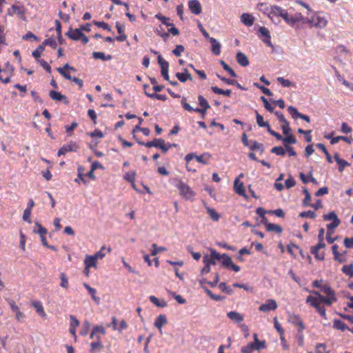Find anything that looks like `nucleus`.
Returning <instances> with one entry per match:
<instances>
[{
  "mask_svg": "<svg viewBox=\"0 0 353 353\" xmlns=\"http://www.w3.org/2000/svg\"><path fill=\"white\" fill-rule=\"evenodd\" d=\"M221 65H222L223 68L227 71L232 77H236V74L235 72L223 61H220Z\"/></svg>",
  "mask_w": 353,
  "mask_h": 353,
  "instance_id": "obj_48",
  "label": "nucleus"
},
{
  "mask_svg": "<svg viewBox=\"0 0 353 353\" xmlns=\"http://www.w3.org/2000/svg\"><path fill=\"white\" fill-rule=\"evenodd\" d=\"M60 286L64 289H68L69 288V282L65 273L63 272L60 274Z\"/></svg>",
  "mask_w": 353,
  "mask_h": 353,
  "instance_id": "obj_45",
  "label": "nucleus"
},
{
  "mask_svg": "<svg viewBox=\"0 0 353 353\" xmlns=\"http://www.w3.org/2000/svg\"><path fill=\"white\" fill-rule=\"evenodd\" d=\"M227 316L235 323H240L243 321V316L236 311L228 312Z\"/></svg>",
  "mask_w": 353,
  "mask_h": 353,
  "instance_id": "obj_18",
  "label": "nucleus"
},
{
  "mask_svg": "<svg viewBox=\"0 0 353 353\" xmlns=\"http://www.w3.org/2000/svg\"><path fill=\"white\" fill-rule=\"evenodd\" d=\"M264 224L268 231H274L277 233H281L282 232V228L279 225L270 223L267 221L264 222Z\"/></svg>",
  "mask_w": 353,
  "mask_h": 353,
  "instance_id": "obj_28",
  "label": "nucleus"
},
{
  "mask_svg": "<svg viewBox=\"0 0 353 353\" xmlns=\"http://www.w3.org/2000/svg\"><path fill=\"white\" fill-rule=\"evenodd\" d=\"M241 21L246 26H252L254 22V17L248 13H243L241 16Z\"/></svg>",
  "mask_w": 353,
  "mask_h": 353,
  "instance_id": "obj_14",
  "label": "nucleus"
},
{
  "mask_svg": "<svg viewBox=\"0 0 353 353\" xmlns=\"http://www.w3.org/2000/svg\"><path fill=\"white\" fill-rule=\"evenodd\" d=\"M66 35H68L70 39L74 41L80 40L81 37L83 36V33L80 29L76 28V29H70L67 33Z\"/></svg>",
  "mask_w": 353,
  "mask_h": 353,
  "instance_id": "obj_17",
  "label": "nucleus"
},
{
  "mask_svg": "<svg viewBox=\"0 0 353 353\" xmlns=\"http://www.w3.org/2000/svg\"><path fill=\"white\" fill-rule=\"evenodd\" d=\"M281 127L283 133L285 135H288L289 134H290L291 128L290 127V123L288 121H285L281 123Z\"/></svg>",
  "mask_w": 353,
  "mask_h": 353,
  "instance_id": "obj_49",
  "label": "nucleus"
},
{
  "mask_svg": "<svg viewBox=\"0 0 353 353\" xmlns=\"http://www.w3.org/2000/svg\"><path fill=\"white\" fill-rule=\"evenodd\" d=\"M33 232L39 234V236H41L46 234L47 230L38 222H35V227L33 229Z\"/></svg>",
  "mask_w": 353,
  "mask_h": 353,
  "instance_id": "obj_34",
  "label": "nucleus"
},
{
  "mask_svg": "<svg viewBox=\"0 0 353 353\" xmlns=\"http://www.w3.org/2000/svg\"><path fill=\"white\" fill-rule=\"evenodd\" d=\"M271 152L276 155L284 156L285 154V150L281 146H276L272 148Z\"/></svg>",
  "mask_w": 353,
  "mask_h": 353,
  "instance_id": "obj_53",
  "label": "nucleus"
},
{
  "mask_svg": "<svg viewBox=\"0 0 353 353\" xmlns=\"http://www.w3.org/2000/svg\"><path fill=\"white\" fill-rule=\"evenodd\" d=\"M92 57L96 59H101L103 61H109L112 59L111 55H105V54L102 52H94L92 53Z\"/></svg>",
  "mask_w": 353,
  "mask_h": 353,
  "instance_id": "obj_32",
  "label": "nucleus"
},
{
  "mask_svg": "<svg viewBox=\"0 0 353 353\" xmlns=\"http://www.w3.org/2000/svg\"><path fill=\"white\" fill-rule=\"evenodd\" d=\"M316 214L312 210L305 211L302 212L299 214V216L302 218H310V219H314L316 217Z\"/></svg>",
  "mask_w": 353,
  "mask_h": 353,
  "instance_id": "obj_55",
  "label": "nucleus"
},
{
  "mask_svg": "<svg viewBox=\"0 0 353 353\" xmlns=\"http://www.w3.org/2000/svg\"><path fill=\"white\" fill-rule=\"evenodd\" d=\"M325 221H332V222H341L334 212H330L323 216Z\"/></svg>",
  "mask_w": 353,
  "mask_h": 353,
  "instance_id": "obj_39",
  "label": "nucleus"
},
{
  "mask_svg": "<svg viewBox=\"0 0 353 353\" xmlns=\"http://www.w3.org/2000/svg\"><path fill=\"white\" fill-rule=\"evenodd\" d=\"M139 144L145 145L147 148H159L163 152H166L171 148V144H166L165 141L162 139H154L153 141L147 143L139 142Z\"/></svg>",
  "mask_w": 353,
  "mask_h": 353,
  "instance_id": "obj_4",
  "label": "nucleus"
},
{
  "mask_svg": "<svg viewBox=\"0 0 353 353\" xmlns=\"http://www.w3.org/2000/svg\"><path fill=\"white\" fill-rule=\"evenodd\" d=\"M152 247L153 248V250H152L151 252V254L152 256L157 255L159 252L166 250V248L165 247H157L156 243H153L152 245Z\"/></svg>",
  "mask_w": 353,
  "mask_h": 353,
  "instance_id": "obj_60",
  "label": "nucleus"
},
{
  "mask_svg": "<svg viewBox=\"0 0 353 353\" xmlns=\"http://www.w3.org/2000/svg\"><path fill=\"white\" fill-rule=\"evenodd\" d=\"M209 40L212 45V48H211L212 52L215 55H219L221 53V48L220 43L216 39H214L213 37H211Z\"/></svg>",
  "mask_w": 353,
  "mask_h": 353,
  "instance_id": "obj_16",
  "label": "nucleus"
},
{
  "mask_svg": "<svg viewBox=\"0 0 353 353\" xmlns=\"http://www.w3.org/2000/svg\"><path fill=\"white\" fill-rule=\"evenodd\" d=\"M84 264L85 270H89L91 268H97V261L92 256V255H86L84 259Z\"/></svg>",
  "mask_w": 353,
  "mask_h": 353,
  "instance_id": "obj_20",
  "label": "nucleus"
},
{
  "mask_svg": "<svg viewBox=\"0 0 353 353\" xmlns=\"http://www.w3.org/2000/svg\"><path fill=\"white\" fill-rule=\"evenodd\" d=\"M84 288L88 290V293L91 295L92 299L93 301L99 304L100 303V298L96 296L97 291L94 288H91L88 283H83Z\"/></svg>",
  "mask_w": 353,
  "mask_h": 353,
  "instance_id": "obj_23",
  "label": "nucleus"
},
{
  "mask_svg": "<svg viewBox=\"0 0 353 353\" xmlns=\"http://www.w3.org/2000/svg\"><path fill=\"white\" fill-rule=\"evenodd\" d=\"M106 331L104 327L101 325H95L93 327L92 332L90 334V339L97 338V336H101L105 334Z\"/></svg>",
  "mask_w": 353,
  "mask_h": 353,
  "instance_id": "obj_15",
  "label": "nucleus"
},
{
  "mask_svg": "<svg viewBox=\"0 0 353 353\" xmlns=\"http://www.w3.org/2000/svg\"><path fill=\"white\" fill-rule=\"evenodd\" d=\"M277 308V303L274 299H268L265 303L262 304L259 307V310L263 312H268L270 311H274Z\"/></svg>",
  "mask_w": 353,
  "mask_h": 353,
  "instance_id": "obj_6",
  "label": "nucleus"
},
{
  "mask_svg": "<svg viewBox=\"0 0 353 353\" xmlns=\"http://www.w3.org/2000/svg\"><path fill=\"white\" fill-rule=\"evenodd\" d=\"M207 211L212 219L215 221H219L220 215L216 212L214 209L207 208Z\"/></svg>",
  "mask_w": 353,
  "mask_h": 353,
  "instance_id": "obj_50",
  "label": "nucleus"
},
{
  "mask_svg": "<svg viewBox=\"0 0 353 353\" xmlns=\"http://www.w3.org/2000/svg\"><path fill=\"white\" fill-rule=\"evenodd\" d=\"M106 249L105 246L103 245L101 248L100 250L94 254L92 255L93 258L97 261V260H101L103 259L105 256V253L104 252V250Z\"/></svg>",
  "mask_w": 353,
  "mask_h": 353,
  "instance_id": "obj_40",
  "label": "nucleus"
},
{
  "mask_svg": "<svg viewBox=\"0 0 353 353\" xmlns=\"http://www.w3.org/2000/svg\"><path fill=\"white\" fill-rule=\"evenodd\" d=\"M284 143V145H288V144H294L296 143V138L291 134H289L288 135H286V137L283 138L282 141Z\"/></svg>",
  "mask_w": 353,
  "mask_h": 353,
  "instance_id": "obj_41",
  "label": "nucleus"
},
{
  "mask_svg": "<svg viewBox=\"0 0 353 353\" xmlns=\"http://www.w3.org/2000/svg\"><path fill=\"white\" fill-rule=\"evenodd\" d=\"M274 6H271L270 8H268L265 3H258L257 5V7H258V9L263 12L264 14H266L268 15V17L272 19L273 17H275V15H273L272 14H270V11H271V9L274 7Z\"/></svg>",
  "mask_w": 353,
  "mask_h": 353,
  "instance_id": "obj_27",
  "label": "nucleus"
},
{
  "mask_svg": "<svg viewBox=\"0 0 353 353\" xmlns=\"http://www.w3.org/2000/svg\"><path fill=\"white\" fill-rule=\"evenodd\" d=\"M216 260L221 261V254L214 249L210 250V255L205 254L203 257V263L209 266L215 265Z\"/></svg>",
  "mask_w": 353,
  "mask_h": 353,
  "instance_id": "obj_5",
  "label": "nucleus"
},
{
  "mask_svg": "<svg viewBox=\"0 0 353 353\" xmlns=\"http://www.w3.org/2000/svg\"><path fill=\"white\" fill-rule=\"evenodd\" d=\"M149 300L157 307H165L167 306V303L164 300H159L155 296H150Z\"/></svg>",
  "mask_w": 353,
  "mask_h": 353,
  "instance_id": "obj_29",
  "label": "nucleus"
},
{
  "mask_svg": "<svg viewBox=\"0 0 353 353\" xmlns=\"http://www.w3.org/2000/svg\"><path fill=\"white\" fill-rule=\"evenodd\" d=\"M185 48L182 45H177L176 48L173 50L172 53L176 56H181V53L184 51Z\"/></svg>",
  "mask_w": 353,
  "mask_h": 353,
  "instance_id": "obj_64",
  "label": "nucleus"
},
{
  "mask_svg": "<svg viewBox=\"0 0 353 353\" xmlns=\"http://www.w3.org/2000/svg\"><path fill=\"white\" fill-rule=\"evenodd\" d=\"M32 305L34 307V308L36 310V312L38 313V314L42 317H46V314L44 311L43 305L41 301H34L32 303Z\"/></svg>",
  "mask_w": 353,
  "mask_h": 353,
  "instance_id": "obj_22",
  "label": "nucleus"
},
{
  "mask_svg": "<svg viewBox=\"0 0 353 353\" xmlns=\"http://www.w3.org/2000/svg\"><path fill=\"white\" fill-rule=\"evenodd\" d=\"M79 148L77 144L74 142H70L68 144L63 145L58 151V155H64L68 152L77 151Z\"/></svg>",
  "mask_w": 353,
  "mask_h": 353,
  "instance_id": "obj_8",
  "label": "nucleus"
},
{
  "mask_svg": "<svg viewBox=\"0 0 353 353\" xmlns=\"http://www.w3.org/2000/svg\"><path fill=\"white\" fill-rule=\"evenodd\" d=\"M45 49V47L41 44V45H39L37 48L34 50L32 53V55L34 58H35L37 59V61L38 59H40V57L41 55V53L43 52V51Z\"/></svg>",
  "mask_w": 353,
  "mask_h": 353,
  "instance_id": "obj_46",
  "label": "nucleus"
},
{
  "mask_svg": "<svg viewBox=\"0 0 353 353\" xmlns=\"http://www.w3.org/2000/svg\"><path fill=\"white\" fill-rule=\"evenodd\" d=\"M211 155L208 153H204L200 156H195L196 160L202 164L206 165L208 163V161Z\"/></svg>",
  "mask_w": 353,
  "mask_h": 353,
  "instance_id": "obj_33",
  "label": "nucleus"
},
{
  "mask_svg": "<svg viewBox=\"0 0 353 353\" xmlns=\"http://www.w3.org/2000/svg\"><path fill=\"white\" fill-rule=\"evenodd\" d=\"M188 7L190 11L194 14H199L201 12V6L198 0L189 1Z\"/></svg>",
  "mask_w": 353,
  "mask_h": 353,
  "instance_id": "obj_11",
  "label": "nucleus"
},
{
  "mask_svg": "<svg viewBox=\"0 0 353 353\" xmlns=\"http://www.w3.org/2000/svg\"><path fill=\"white\" fill-rule=\"evenodd\" d=\"M176 77L178 79L179 81H180L182 83L185 82L187 80H192V76L188 72L187 69H184L183 72H177L176 74Z\"/></svg>",
  "mask_w": 353,
  "mask_h": 353,
  "instance_id": "obj_25",
  "label": "nucleus"
},
{
  "mask_svg": "<svg viewBox=\"0 0 353 353\" xmlns=\"http://www.w3.org/2000/svg\"><path fill=\"white\" fill-rule=\"evenodd\" d=\"M341 270L345 275H347L350 277H353V265L352 264L343 265Z\"/></svg>",
  "mask_w": 353,
  "mask_h": 353,
  "instance_id": "obj_43",
  "label": "nucleus"
},
{
  "mask_svg": "<svg viewBox=\"0 0 353 353\" xmlns=\"http://www.w3.org/2000/svg\"><path fill=\"white\" fill-rule=\"evenodd\" d=\"M221 261L222 265L226 268H230L232 263V259L226 254H221Z\"/></svg>",
  "mask_w": 353,
  "mask_h": 353,
  "instance_id": "obj_35",
  "label": "nucleus"
},
{
  "mask_svg": "<svg viewBox=\"0 0 353 353\" xmlns=\"http://www.w3.org/2000/svg\"><path fill=\"white\" fill-rule=\"evenodd\" d=\"M288 111L294 119L299 118L301 113L299 112L298 110L294 106H289Z\"/></svg>",
  "mask_w": 353,
  "mask_h": 353,
  "instance_id": "obj_47",
  "label": "nucleus"
},
{
  "mask_svg": "<svg viewBox=\"0 0 353 353\" xmlns=\"http://www.w3.org/2000/svg\"><path fill=\"white\" fill-rule=\"evenodd\" d=\"M212 90L215 93V94H223V95H225V96H227V97H230L231 94H232V91L231 90H223L221 88H219L218 87L216 86H212L211 88Z\"/></svg>",
  "mask_w": 353,
  "mask_h": 353,
  "instance_id": "obj_37",
  "label": "nucleus"
},
{
  "mask_svg": "<svg viewBox=\"0 0 353 353\" xmlns=\"http://www.w3.org/2000/svg\"><path fill=\"white\" fill-rule=\"evenodd\" d=\"M168 323V319L165 314L159 315L154 321V325L159 330L162 334V327Z\"/></svg>",
  "mask_w": 353,
  "mask_h": 353,
  "instance_id": "obj_9",
  "label": "nucleus"
},
{
  "mask_svg": "<svg viewBox=\"0 0 353 353\" xmlns=\"http://www.w3.org/2000/svg\"><path fill=\"white\" fill-rule=\"evenodd\" d=\"M276 81L284 88L296 87L294 83L281 77H277Z\"/></svg>",
  "mask_w": 353,
  "mask_h": 353,
  "instance_id": "obj_30",
  "label": "nucleus"
},
{
  "mask_svg": "<svg viewBox=\"0 0 353 353\" xmlns=\"http://www.w3.org/2000/svg\"><path fill=\"white\" fill-rule=\"evenodd\" d=\"M234 190L236 194L243 197H246L243 183L239 180V178H236L234 181Z\"/></svg>",
  "mask_w": 353,
  "mask_h": 353,
  "instance_id": "obj_10",
  "label": "nucleus"
},
{
  "mask_svg": "<svg viewBox=\"0 0 353 353\" xmlns=\"http://www.w3.org/2000/svg\"><path fill=\"white\" fill-rule=\"evenodd\" d=\"M333 327L343 332L350 329L342 321L338 319L334 320Z\"/></svg>",
  "mask_w": 353,
  "mask_h": 353,
  "instance_id": "obj_31",
  "label": "nucleus"
},
{
  "mask_svg": "<svg viewBox=\"0 0 353 353\" xmlns=\"http://www.w3.org/2000/svg\"><path fill=\"white\" fill-rule=\"evenodd\" d=\"M158 63L161 67V75L168 74L169 70V63L164 60L161 54L157 57Z\"/></svg>",
  "mask_w": 353,
  "mask_h": 353,
  "instance_id": "obj_13",
  "label": "nucleus"
},
{
  "mask_svg": "<svg viewBox=\"0 0 353 353\" xmlns=\"http://www.w3.org/2000/svg\"><path fill=\"white\" fill-rule=\"evenodd\" d=\"M57 72L61 74L65 79H68V80H72V78L70 73L68 72H66L65 70H63V68H57Z\"/></svg>",
  "mask_w": 353,
  "mask_h": 353,
  "instance_id": "obj_61",
  "label": "nucleus"
},
{
  "mask_svg": "<svg viewBox=\"0 0 353 353\" xmlns=\"http://www.w3.org/2000/svg\"><path fill=\"white\" fill-rule=\"evenodd\" d=\"M256 112V123L259 127H267V129L268 128H270L269 123L267 121H264L263 117L258 113L257 111Z\"/></svg>",
  "mask_w": 353,
  "mask_h": 353,
  "instance_id": "obj_36",
  "label": "nucleus"
},
{
  "mask_svg": "<svg viewBox=\"0 0 353 353\" xmlns=\"http://www.w3.org/2000/svg\"><path fill=\"white\" fill-rule=\"evenodd\" d=\"M306 303L310 304L312 307L318 303H320L319 301L318 300V299L316 298V296L315 295L314 296H312V295L308 296L306 299Z\"/></svg>",
  "mask_w": 353,
  "mask_h": 353,
  "instance_id": "obj_59",
  "label": "nucleus"
},
{
  "mask_svg": "<svg viewBox=\"0 0 353 353\" xmlns=\"http://www.w3.org/2000/svg\"><path fill=\"white\" fill-rule=\"evenodd\" d=\"M259 32L260 36L264 37L265 38L270 37V31L265 27H260L259 29Z\"/></svg>",
  "mask_w": 353,
  "mask_h": 353,
  "instance_id": "obj_63",
  "label": "nucleus"
},
{
  "mask_svg": "<svg viewBox=\"0 0 353 353\" xmlns=\"http://www.w3.org/2000/svg\"><path fill=\"white\" fill-rule=\"evenodd\" d=\"M10 15L17 14L19 17L23 18L25 14V9L23 6L12 5L11 9L8 10Z\"/></svg>",
  "mask_w": 353,
  "mask_h": 353,
  "instance_id": "obj_12",
  "label": "nucleus"
},
{
  "mask_svg": "<svg viewBox=\"0 0 353 353\" xmlns=\"http://www.w3.org/2000/svg\"><path fill=\"white\" fill-rule=\"evenodd\" d=\"M248 148L251 150L259 151L261 153H263L264 151L263 145L254 140H250V145L248 146Z\"/></svg>",
  "mask_w": 353,
  "mask_h": 353,
  "instance_id": "obj_26",
  "label": "nucleus"
},
{
  "mask_svg": "<svg viewBox=\"0 0 353 353\" xmlns=\"http://www.w3.org/2000/svg\"><path fill=\"white\" fill-rule=\"evenodd\" d=\"M316 147L323 152L324 154H325V156H326L327 161L330 163H332V157L329 154V152L327 150V149L325 148V145L323 143H317Z\"/></svg>",
  "mask_w": 353,
  "mask_h": 353,
  "instance_id": "obj_44",
  "label": "nucleus"
},
{
  "mask_svg": "<svg viewBox=\"0 0 353 353\" xmlns=\"http://www.w3.org/2000/svg\"><path fill=\"white\" fill-rule=\"evenodd\" d=\"M288 321L298 327V330L303 331L305 327L299 315L291 314L288 316Z\"/></svg>",
  "mask_w": 353,
  "mask_h": 353,
  "instance_id": "obj_7",
  "label": "nucleus"
},
{
  "mask_svg": "<svg viewBox=\"0 0 353 353\" xmlns=\"http://www.w3.org/2000/svg\"><path fill=\"white\" fill-rule=\"evenodd\" d=\"M270 14L275 15V17H281L291 27H294L295 24L298 22L307 23V17H305L301 12H296L292 15H290L285 9L278 6H274L271 9Z\"/></svg>",
  "mask_w": 353,
  "mask_h": 353,
  "instance_id": "obj_1",
  "label": "nucleus"
},
{
  "mask_svg": "<svg viewBox=\"0 0 353 353\" xmlns=\"http://www.w3.org/2000/svg\"><path fill=\"white\" fill-rule=\"evenodd\" d=\"M155 17H156L157 19H159V20L161 21V22L163 24L165 25L166 26H172V25H173L172 23H169V22H168V21H169V20H170V19H169V18L165 17H164V16L161 15V14H156V15H155Z\"/></svg>",
  "mask_w": 353,
  "mask_h": 353,
  "instance_id": "obj_54",
  "label": "nucleus"
},
{
  "mask_svg": "<svg viewBox=\"0 0 353 353\" xmlns=\"http://www.w3.org/2000/svg\"><path fill=\"white\" fill-rule=\"evenodd\" d=\"M236 61L239 65H241L243 67L248 66L249 65V61L246 55L241 52H239L236 54Z\"/></svg>",
  "mask_w": 353,
  "mask_h": 353,
  "instance_id": "obj_19",
  "label": "nucleus"
},
{
  "mask_svg": "<svg viewBox=\"0 0 353 353\" xmlns=\"http://www.w3.org/2000/svg\"><path fill=\"white\" fill-rule=\"evenodd\" d=\"M90 324L88 321L83 322L82 328L80 331V334L82 336H86L88 334L90 330Z\"/></svg>",
  "mask_w": 353,
  "mask_h": 353,
  "instance_id": "obj_51",
  "label": "nucleus"
},
{
  "mask_svg": "<svg viewBox=\"0 0 353 353\" xmlns=\"http://www.w3.org/2000/svg\"><path fill=\"white\" fill-rule=\"evenodd\" d=\"M42 45L43 46H49L52 48H56L57 43L56 40L54 38H48L43 42Z\"/></svg>",
  "mask_w": 353,
  "mask_h": 353,
  "instance_id": "obj_52",
  "label": "nucleus"
},
{
  "mask_svg": "<svg viewBox=\"0 0 353 353\" xmlns=\"http://www.w3.org/2000/svg\"><path fill=\"white\" fill-rule=\"evenodd\" d=\"M307 23H308L310 27L314 26L318 28H323L326 26L327 21L325 17L319 13H316L310 18H307Z\"/></svg>",
  "mask_w": 353,
  "mask_h": 353,
  "instance_id": "obj_2",
  "label": "nucleus"
},
{
  "mask_svg": "<svg viewBox=\"0 0 353 353\" xmlns=\"http://www.w3.org/2000/svg\"><path fill=\"white\" fill-rule=\"evenodd\" d=\"M319 250L314 246L311 248V253L314 255V257L319 261H322L325 257L324 252Z\"/></svg>",
  "mask_w": 353,
  "mask_h": 353,
  "instance_id": "obj_38",
  "label": "nucleus"
},
{
  "mask_svg": "<svg viewBox=\"0 0 353 353\" xmlns=\"http://www.w3.org/2000/svg\"><path fill=\"white\" fill-rule=\"evenodd\" d=\"M303 193L305 194V199H304V200L303 201V204L305 206H308V205H310V201L311 200V196H310L308 190L306 188H304L303 190Z\"/></svg>",
  "mask_w": 353,
  "mask_h": 353,
  "instance_id": "obj_57",
  "label": "nucleus"
},
{
  "mask_svg": "<svg viewBox=\"0 0 353 353\" xmlns=\"http://www.w3.org/2000/svg\"><path fill=\"white\" fill-rule=\"evenodd\" d=\"M198 100H199V105L202 108H205L206 110L210 108V106L208 101L203 96L199 95V97H198Z\"/></svg>",
  "mask_w": 353,
  "mask_h": 353,
  "instance_id": "obj_56",
  "label": "nucleus"
},
{
  "mask_svg": "<svg viewBox=\"0 0 353 353\" xmlns=\"http://www.w3.org/2000/svg\"><path fill=\"white\" fill-rule=\"evenodd\" d=\"M50 98L54 101H64L65 103H68V101L65 95L61 94L60 92H56L54 90H51L49 94Z\"/></svg>",
  "mask_w": 353,
  "mask_h": 353,
  "instance_id": "obj_21",
  "label": "nucleus"
},
{
  "mask_svg": "<svg viewBox=\"0 0 353 353\" xmlns=\"http://www.w3.org/2000/svg\"><path fill=\"white\" fill-rule=\"evenodd\" d=\"M316 353H329L324 343H318L316 346Z\"/></svg>",
  "mask_w": 353,
  "mask_h": 353,
  "instance_id": "obj_58",
  "label": "nucleus"
},
{
  "mask_svg": "<svg viewBox=\"0 0 353 353\" xmlns=\"http://www.w3.org/2000/svg\"><path fill=\"white\" fill-rule=\"evenodd\" d=\"M145 94L151 99H157L160 101H166L167 97L165 94H159L157 93H148L146 91L145 92Z\"/></svg>",
  "mask_w": 353,
  "mask_h": 353,
  "instance_id": "obj_42",
  "label": "nucleus"
},
{
  "mask_svg": "<svg viewBox=\"0 0 353 353\" xmlns=\"http://www.w3.org/2000/svg\"><path fill=\"white\" fill-rule=\"evenodd\" d=\"M175 186L179 190L181 196L185 199H192L195 195L194 191L190 188V187L181 180L176 182Z\"/></svg>",
  "mask_w": 353,
  "mask_h": 353,
  "instance_id": "obj_3",
  "label": "nucleus"
},
{
  "mask_svg": "<svg viewBox=\"0 0 353 353\" xmlns=\"http://www.w3.org/2000/svg\"><path fill=\"white\" fill-rule=\"evenodd\" d=\"M31 212L32 211L29 209H25L23 211V220L28 222V223H31Z\"/></svg>",
  "mask_w": 353,
  "mask_h": 353,
  "instance_id": "obj_62",
  "label": "nucleus"
},
{
  "mask_svg": "<svg viewBox=\"0 0 353 353\" xmlns=\"http://www.w3.org/2000/svg\"><path fill=\"white\" fill-rule=\"evenodd\" d=\"M334 157L336 162L339 165V172H343L345 167L350 165V163L347 161H346L345 160L341 159L339 157V155L337 153L334 154Z\"/></svg>",
  "mask_w": 353,
  "mask_h": 353,
  "instance_id": "obj_24",
  "label": "nucleus"
}]
</instances>
